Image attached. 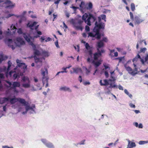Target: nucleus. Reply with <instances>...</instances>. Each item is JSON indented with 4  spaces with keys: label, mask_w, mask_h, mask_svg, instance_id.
<instances>
[{
    "label": "nucleus",
    "mask_w": 148,
    "mask_h": 148,
    "mask_svg": "<svg viewBox=\"0 0 148 148\" xmlns=\"http://www.w3.org/2000/svg\"><path fill=\"white\" fill-rule=\"evenodd\" d=\"M147 50L146 47L141 48L140 51L138 52V54H139L141 53H145Z\"/></svg>",
    "instance_id": "nucleus-28"
},
{
    "label": "nucleus",
    "mask_w": 148,
    "mask_h": 148,
    "mask_svg": "<svg viewBox=\"0 0 148 148\" xmlns=\"http://www.w3.org/2000/svg\"><path fill=\"white\" fill-rule=\"evenodd\" d=\"M130 19L131 20H133L134 19V16H133V13L132 12H130Z\"/></svg>",
    "instance_id": "nucleus-38"
},
{
    "label": "nucleus",
    "mask_w": 148,
    "mask_h": 148,
    "mask_svg": "<svg viewBox=\"0 0 148 148\" xmlns=\"http://www.w3.org/2000/svg\"><path fill=\"white\" fill-rule=\"evenodd\" d=\"M104 74L106 78H108L109 77V74L107 71H105V72Z\"/></svg>",
    "instance_id": "nucleus-44"
},
{
    "label": "nucleus",
    "mask_w": 148,
    "mask_h": 148,
    "mask_svg": "<svg viewBox=\"0 0 148 148\" xmlns=\"http://www.w3.org/2000/svg\"><path fill=\"white\" fill-rule=\"evenodd\" d=\"M40 40H41V42H42L45 40V38L44 36H41Z\"/></svg>",
    "instance_id": "nucleus-52"
},
{
    "label": "nucleus",
    "mask_w": 148,
    "mask_h": 148,
    "mask_svg": "<svg viewBox=\"0 0 148 148\" xmlns=\"http://www.w3.org/2000/svg\"><path fill=\"white\" fill-rule=\"evenodd\" d=\"M78 79L79 80L80 82H82V77L81 76L79 75L78 77Z\"/></svg>",
    "instance_id": "nucleus-55"
},
{
    "label": "nucleus",
    "mask_w": 148,
    "mask_h": 148,
    "mask_svg": "<svg viewBox=\"0 0 148 148\" xmlns=\"http://www.w3.org/2000/svg\"><path fill=\"white\" fill-rule=\"evenodd\" d=\"M126 70L127 71L129 72H131L132 71V69L129 66L127 67L126 68Z\"/></svg>",
    "instance_id": "nucleus-43"
},
{
    "label": "nucleus",
    "mask_w": 148,
    "mask_h": 148,
    "mask_svg": "<svg viewBox=\"0 0 148 148\" xmlns=\"http://www.w3.org/2000/svg\"><path fill=\"white\" fill-rule=\"evenodd\" d=\"M4 2V3L7 5V6L5 7V8H14L15 5V3H12L10 0H0V3Z\"/></svg>",
    "instance_id": "nucleus-5"
},
{
    "label": "nucleus",
    "mask_w": 148,
    "mask_h": 148,
    "mask_svg": "<svg viewBox=\"0 0 148 148\" xmlns=\"http://www.w3.org/2000/svg\"><path fill=\"white\" fill-rule=\"evenodd\" d=\"M3 60V56L2 55H0V63H1Z\"/></svg>",
    "instance_id": "nucleus-42"
},
{
    "label": "nucleus",
    "mask_w": 148,
    "mask_h": 148,
    "mask_svg": "<svg viewBox=\"0 0 148 148\" xmlns=\"http://www.w3.org/2000/svg\"><path fill=\"white\" fill-rule=\"evenodd\" d=\"M51 40V38L49 37L47 38V40H45V42H47V41H50Z\"/></svg>",
    "instance_id": "nucleus-62"
},
{
    "label": "nucleus",
    "mask_w": 148,
    "mask_h": 148,
    "mask_svg": "<svg viewBox=\"0 0 148 148\" xmlns=\"http://www.w3.org/2000/svg\"><path fill=\"white\" fill-rule=\"evenodd\" d=\"M90 84V82H84V84L85 85H89Z\"/></svg>",
    "instance_id": "nucleus-57"
},
{
    "label": "nucleus",
    "mask_w": 148,
    "mask_h": 148,
    "mask_svg": "<svg viewBox=\"0 0 148 148\" xmlns=\"http://www.w3.org/2000/svg\"><path fill=\"white\" fill-rule=\"evenodd\" d=\"M19 61L18 60H16V62L19 67H21L23 65H25V64L24 63H21L19 62Z\"/></svg>",
    "instance_id": "nucleus-31"
},
{
    "label": "nucleus",
    "mask_w": 148,
    "mask_h": 148,
    "mask_svg": "<svg viewBox=\"0 0 148 148\" xmlns=\"http://www.w3.org/2000/svg\"><path fill=\"white\" fill-rule=\"evenodd\" d=\"M85 140H82L81 141V142L80 143H79V145H84V142L85 141Z\"/></svg>",
    "instance_id": "nucleus-59"
},
{
    "label": "nucleus",
    "mask_w": 148,
    "mask_h": 148,
    "mask_svg": "<svg viewBox=\"0 0 148 148\" xmlns=\"http://www.w3.org/2000/svg\"><path fill=\"white\" fill-rule=\"evenodd\" d=\"M18 101L26 106L25 109L26 112L29 110H31L32 111H34L33 108H34L35 107V105H34V106H33V107H31L29 105H27L28 104V102H26L24 99L18 98Z\"/></svg>",
    "instance_id": "nucleus-4"
},
{
    "label": "nucleus",
    "mask_w": 148,
    "mask_h": 148,
    "mask_svg": "<svg viewBox=\"0 0 148 148\" xmlns=\"http://www.w3.org/2000/svg\"><path fill=\"white\" fill-rule=\"evenodd\" d=\"M71 8H73V10L75 12H76V10L79 8L78 7H75V6H72L70 7Z\"/></svg>",
    "instance_id": "nucleus-40"
},
{
    "label": "nucleus",
    "mask_w": 148,
    "mask_h": 148,
    "mask_svg": "<svg viewBox=\"0 0 148 148\" xmlns=\"http://www.w3.org/2000/svg\"><path fill=\"white\" fill-rule=\"evenodd\" d=\"M148 60V53H146L144 58V60L141 58V62L143 64H144Z\"/></svg>",
    "instance_id": "nucleus-20"
},
{
    "label": "nucleus",
    "mask_w": 148,
    "mask_h": 148,
    "mask_svg": "<svg viewBox=\"0 0 148 148\" xmlns=\"http://www.w3.org/2000/svg\"><path fill=\"white\" fill-rule=\"evenodd\" d=\"M118 88L120 90H123V87L121 85L119 86Z\"/></svg>",
    "instance_id": "nucleus-60"
},
{
    "label": "nucleus",
    "mask_w": 148,
    "mask_h": 148,
    "mask_svg": "<svg viewBox=\"0 0 148 148\" xmlns=\"http://www.w3.org/2000/svg\"><path fill=\"white\" fill-rule=\"evenodd\" d=\"M85 30L87 32L89 31H90L89 27L87 25L85 27Z\"/></svg>",
    "instance_id": "nucleus-46"
},
{
    "label": "nucleus",
    "mask_w": 148,
    "mask_h": 148,
    "mask_svg": "<svg viewBox=\"0 0 148 148\" xmlns=\"http://www.w3.org/2000/svg\"><path fill=\"white\" fill-rule=\"evenodd\" d=\"M13 87H12V89H15L16 87H19L20 86V84L19 82H15L13 83Z\"/></svg>",
    "instance_id": "nucleus-21"
},
{
    "label": "nucleus",
    "mask_w": 148,
    "mask_h": 148,
    "mask_svg": "<svg viewBox=\"0 0 148 148\" xmlns=\"http://www.w3.org/2000/svg\"><path fill=\"white\" fill-rule=\"evenodd\" d=\"M88 5V6L86 7V8L88 10H90L92 8L93 5L92 3L90 2L88 3L87 4Z\"/></svg>",
    "instance_id": "nucleus-27"
},
{
    "label": "nucleus",
    "mask_w": 148,
    "mask_h": 148,
    "mask_svg": "<svg viewBox=\"0 0 148 148\" xmlns=\"http://www.w3.org/2000/svg\"><path fill=\"white\" fill-rule=\"evenodd\" d=\"M15 15L14 14H8L7 16L6 17L7 18H8L12 16H14Z\"/></svg>",
    "instance_id": "nucleus-49"
},
{
    "label": "nucleus",
    "mask_w": 148,
    "mask_h": 148,
    "mask_svg": "<svg viewBox=\"0 0 148 148\" xmlns=\"http://www.w3.org/2000/svg\"><path fill=\"white\" fill-rule=\"evenodd\" d=\"M134 23L135 24L139 25L140 23L143 22L144 19L140 18L138 16H136L134 18Z\"/></svg>",
    "instance_id": "nucleus-10"
},
{
    "label": "nucleus",
    "mask_w": 148,
    "mask_h": 148,
    "mask_svg": "<svg viewBox=\"0 0 148 148\" xmlns=\"http://www.w3.org/2000/svg\"><path fill=\"white\" fill-rule=\"evenodd\" d=\"M128 144L127 148H132L136 146V145L135 143L131 142V141L129 140H128Z\"/></svg>",
    "instance_id": "nucleus-16"
},
{
    "label": "nucleus",
    "mask_w": 148,
    "mask_h": 148,
    "mask_svg": "<svg viewBox=\"0 0 148 148\" xmlns=\"http://www.w3.org/2000/svg\"><path fill=\"white\" fill-rule=\"evenodd\" d=\"M102 80H100L99 82L101 86H106L109 84L108 81L106 79L103 80L104 83H103L102 82Z\"/></svg>",
    "instance_id": "nucleus-23"
},
{
    "label": "nucleus",
    "mask_w": 148,
    "mask_h": 148,
    "mask_svg": "<svg viewBox=\"0 0 148 148\" xmlns=\"http://www.w3.org/2000/svg\"><path fill=\"white\" fill-rule=\"evenodd\" d=\"M55 44L56 47L58 48H59V46L58 45V41H56L55 42Z\"/></svg>",
    "instance_id": "nucleus-54"
},
{
    "label": "nucleus",
    "mask_w": 148,
    "mask_h": 148,
    "mask_svg": "<svg viewBox=\"0 0 148 148\" xmlns=\"http://www.w3.org/2000/svg\"><path fill=\"white\" fill-rule=\"evenodd\" d=\"M5 77L4 76V74L3 73H0V79H4Z\"/></svg>",
    "instance_id": "nucleus-45"
},
{
    "label": "nucleus",
    "mask_w": 148,
    "mask_h": 148,
    "mask_svg": "<svg viewBox=\"0 0 148 148\" xmlns=\"http://www.w3.org/2000/svg\"><path fill=\"white\" fill-rule=\"evenodd\" d=\"M9 98L7 97H3L1 98L0 99V103L3 104L5 102L8 101L9 100Z\"/></svg>",
    "instance_id": "nucleus-18"
},
{
    "label": "nucleus",
    "mask_w": 148,
    "mask_h": 148,
    "mask_svg": "<svg viewBox=\"0 0 148 148\" xmlns=\"http://www.w3.org/2000/svg\"><path fill=\"white\" fill-rule=\"evenodd\" d=\"M18 98H16L15 97L11 98L10 100V103L12 104H13L18 101Z\"/></svg>",
    "instance_id": "nucleus-24"
},
{
    "label": "nucleus",
    "mask_w": 148,
    "mask_h": 148,
    "mask_svg": "<svg viewBox=\"0 0 148 148\" xmlns=\"http://www.w3.org/2000/svg\"><path fill=\"white\" fill-rule=\"evenodd\" d=\"M141 58L140 57V56L138 54L136 56V57L134 58L132 60V61L133 62H134L135 61H137L138 60V59H140V60H141Z\"/></svg>",
    "instance_id": "nucleus-26"
},
{
    "label": "nucleus",
    "mask_w": 148,
    "mask_h": 148,
    "mask_svg": "<svg viewBox=\"0 0 148 148\" xmlns=\"http://www.w3.org/2000/svg\"><path fill=\"white\" fill-rule=\"evenodd\" d=\"M130 106L131 108H135V105L132 103H130Z\"/></svg>",
    "instance_id": "nucleus-47"
},
{
    "label": "nucleus",
    "mask_w": 148,
    "mask_h": 148,
    "mask_svg": "<svg viewBox=\"0 0 148 148\" xmlns=\"http://www.w3.org/2000/svg\"><path fill=\"white\" fill-rule=\"evenodd\" d=\"M46 146L49 148H54L52 144L51 143H48L45 144Z\"/></svg>",
    "instance_id": "nucleus-29"
},
{
    "label": "nucleus",
    "mask_w": 148,
    "mask_h": 148,
    "mask_svg": "<svg viewBox=\"0 0 148 148\" xmlns=\"http://www.w3.org/2000/svg\"><path fill=\"white\" fill-rule=\"evenodd\" d=\"M131 8L132 11H134L135 10V5L134 3H132L131 4Z\"/></svg>",
    "instance_id": "nucleus-34"
},
{
    "label": "nucleus",
    "mask_w": 148,
    "mask_h": 148,
    "mask_svg": "<svg viewBox=\"0 0 148 148\" xmlns=\"http://www.w3.org/2000/svg\"><path fill=\"white\" fill-rule=\"evenodd\" d=\"M23 36L25 40L29 43V44L31 45L34 51V56H39L40 55L41 53L40 51L36 49V45L32 42L31 41L30 39L31 38V37H30L29 35L25 33L23 34Z\"/></svg>",
    "instance_id": "nucleus-2"
},
{
    "label": "nucleus",
    "mask_w": 148,
    "mask_h": 148,
    "mask_svg": "<svg viewBox=\"0 0 148 148\" xmlns=\"http://www.w3.org/2000/svg\"><path fill=\"white\" fill-rule=\"evenodd\" d=\"M98 21H96L95 23V26L93 29V32H97L96 34L98 35L97 37L98 38H101V34L100 33V29H103L105 27V23L101 21V18L99 16L98 18Z\"/></svg>",
    "instance_id": "nucleus-1"
},
{
    "label": "nucleus",
    "mask_w": 148,
    "mask_h": 148,
    "mask_svg": "<svg viewBox=\"0 0 148 148\" xmlns=\"http://www.w3.org/2000/svg\"><path fill=\"white\" fill-rule=\"evenodd\" d=\"M45 71H43L42 70V69H41V71L42 72V82L44 84V81L45 79V80L47 82V80H48V78L46 76H45V74H47V69L45 68Z\"/></svg>",
    "instance_id": "nucleus-12"
},
{
    "label": "nucleus",
    "mask_w": 148,
    "mask_h": 148,
    "mask_svg": "<svg viewBox=\"0 0 148 148\" xmlns=\"http://www.w3.org/2000/svg\"><path fill=\"white\" fill-rule=\"evenodd\" d=\"M4 42L8 46L12 48V50L15 49L14 47L12 45V40L10 39H6L4 40Z\"/></svg>",
    "instance_id": "nucleus-9"
},
{
    "label": "nucleus",
    "mask_w": 148,
    "mask_h": 148,
    "mask_svg": "<svg viewBox=\"0 0 148 148\" xmlns=\"http://www.w3.org/2000/svg\"><path fill=\"white\" fill-rule=\"evenodd\" d=\"M123 58V57H118V58H117L116 59H117L119 60V62H121L122 61Z\"/></svg>",
    "instance_id": "nucleus-58"
},
{
    "label": "nucleus",
    "mask_w": 148,
    "mask_h": 148,
    "mask_svg": "<svg viewBox=\"0 0 148 148\" xmlns=\"http://www.w3.org/2000/svg\"><path fill=\"white\" fill-rule=\"evenodd\" d=\"M96 60H93L92 62V63L94 65L95 68H97L101 64V61L99 60L98 61L96 62Z\"/></svg>",
    "instance_id": "nucleus-15"
},
{
    "label": "nucleus",
    "mask_w": 148,
    "mask_h": 148,
    "mask_svg": "<svg viewBox=\"0 0 148 148\" xmlns=\"http://www.w3.org/2000/svg\"><path fill=\"white\" fill-rule=\"evenodd\" d=\"M147 143V141L140 140L139 142L140 145H143Z\"/></svg>",
    "instance_id": "nucleus-36"
},
{
    "label": "nucleus",
    "mask_w": 148,
    "mask_h": 148,
    "mask_svg": "<svg viewBox=\"0 0 148 148\" xmlns=\"http://www.w3.org/2000/svg\"><path fill=\"white\" fill-rule=\"evenodd\" d=\"M104 46V43L102 41L100 40L97 43V51H100L99 49L103 47Z\"/></svg>",
    "instance_id": "nucleus-14"
},
{
    "label": "nucleus",
    "mask_w": 148,
    "mask_h": 148,
    "mask_svg": "<svg viewBox=\"0 0 148 148\" xmlns=\"http://www.w3.org/2000/svg\"><path fill=\"white\" fill-rule=\"evenodd\" d=\"M88 16L89 15H88L86 13H85L82 16V20H84L85 22L87 23L88 22L87 18H88Z\"/></svg>",
    "instance_id": "nucleus-19"
},
{
    "label": "nucleus",
    "mask_w": 148,
    "mask_h": 148,
    "mask_svg": "<svg viewBox=\"0 0 148 148\" xmlns=\"http://www.w3.org/2000/svg\"><path fill=\"white\" fill-rule=\"evenodd\" d=\"M72 69L74 71V73L76 74L78 73L79 72H82L81 68L79 67L73 68Z\"/></svg>",
    "instance_id": "nucleus-17"
},
{
    "label": "nucleus",
    "mask_w": 148,
    "mask_h": 148,
    "mask_svg": "<svg viewBox=\"0 0 148 148\" xmlns=\"http://www.w3.org/2000/svg\"><path fill=\"white\" fill-rule=\"evenodd\" d=\"M6 83L7 84H8L10 86L12 85V83L10 82L9 81H6Z\"/></svg>",
    "instance_id": "nucleus-64"
},
{
    "label": "nucleus",
    "mask_w": 148,
    "mask_h": 148,
    "mask_svg": "<svg viewBox=\"0 0 148 148\" xmlns=\"http://www.w3.org/2000/svg\"><path fill=\"white\" fill-rule=\"evenodd\" d=\"M70 23L72 25L73 27L76 30L82 31L83 29L82 24L83 21L78 19H71L70 21Z\"/></svg>",
    "instance_id": "nucleus-3"
},
{
    "label": "nucleus",
    "mask_w": 148,
    "mask_h": 148,
    "mask_svg": "<svg viewBox=\"0 0 148 148\" xmlns=\"http://www.w3.org/2000/svg\"><path fill=\"white\" fill-rule=\"evenodd\" d=\"M94 32L95 33V34H93L92 32H89L88 33V37L89 36H90V37H95L98 40H99V39H100L101 38H97V37L98 35V34H96L97 32Z\"/></svg>",
    "instance_id": "nucleus-22"
},
{
    "label": "nucleus",
    "mask_w": 148,
    "mask_h": 148,
    "mask_svg": "<svg viewBox=\"0 0 148 148\" xmlns=\"http://www.w3.org/2000/svg\"><path fill=\"white\" fill-rule=\"evenodd\" d=\"M85 46L86 49L87 50H88V52L89 55L92 58V51L91 49L92 48V47H91L88 43H86Z\"/></svg>",
    "instance_id": "nucleus-13"
},
{
    "label": "nucleus",
    "mask_w": 148,
    "mask_h": 148,
    "mask_svg": "<svg viewBox=\"0 0 148 148\" xmlns=\"http://www.w3.org/2000/svg\"><path fill=\"white\" fill-rule=\"evenodd\" d=\"M108 64L106 65V64H103V66L105 67V69H110V67H109L108 66Z\"/></svg>",
    "instance_id": "nucleus-41"
},
{
    "label": "nucleus",
    "mask_w": 148,
    "mask_h": 148,
    "mask_svg": "<svg viewBox=\"0 0 148 148\" xmlns=\"http://www.w3.org/2000/svg\"><path fill=\"white\" fill-rule=\"evenodd\" d=\"M11 29H16V28L14 26V25H12L11 26Z\"/></svg>",
    "instance_id": "nucleus-51"
},
{
    "label": "nucleus",
    "mask_w": 148,
    "mask_h": 148,
    "mask_svg": "<svg viewBox=\"0 0 148 148\" xmlns=\"http://www.w3.org/2000/svg\"><path fill=\"white\" fill-rule=\"evenodd\" d=\"M101 18L102 19L104 20L105 22L106 21V15L105 14H102L101 15Z\"/></svg>",
    "instance_id": "nucleus-37"
},
{
    "label": "nucleus",
    "mask_w": 148,
    "mask_h": 148,
    "mask_svg": "<svg viewBox=\"0 0 148 148\" xmlns=\"http://www.w3.org/2000/svg\"><path fill=\"white\" fill-rule=\"evenodd\" d=\"M96 19V18L94 17L92 14H89V16L87 18L88 22L87 24L90 26L91 25V22H94Z\"/></svg>",
    "instance_id": "nucleus-8"
},
{
    "label": "nucleus",
    "mask_w": 148,
    "mask_h": 148,
    "mask_svg": "<svg viewBox=\"0 0 148 148\" xmlns=\"http://www.w3.org/2000/svg\"><path fill=\"white\" fill-rule=\"evenodd\" d=\"M105 50L103 49H101V51H97V52L95 53L93 55V60H97L98 58L102 55V53H104Z\"/></svg>",
    "instance_id": "nucleus-7"
},
{
    "label": "nucleus",
    "mask_w": 148,
    "mask_h": 148,
    "mask_svg": "<svg viewBox=\"0 0 148 148\" xmlns=\"http://www.w3.org/2000/svg\"><path fill=\"white\" fill-rule=\"evenodd\" d=\"M18 33L19 34H21L22 33V32L21 30V29H19L18 30Z\"/></svg>",
    "instance_id": "nucleus-63"
},
{
    "label": "nucleus",
    "mask_w": 148,
    "mask_h": 148,
    "mask_svg": "<svg viewBox=\"0 0 148 148\" xmlns=\"http://www.w3.org/2000/svg\"><path fill=\"white\" fill-rule=\"evenodd\" d=\"M42 55L45 57H48L49 56L48 52L45 51H42Z\"/></svg>",
    "instance_id": "nucleus-32"
},
{
    "label": "nucleus",
    "mask_w": 148,
    "mask_h": 148,
    "mask_svg": "<svg viewBox=\"0 0 148 148\" xmlns=\"http://www.w3.org/2000/svg\"><path fill=\"white\" fill-rule=\"evenodd\" d=\"M86 73L87 75H88L90 73V71L88 69H87L86 68Z\"/></svg>",
    "instance_id": "nucleus-50"
},
{
    "label": "nucleus",
    "mask_w": 148,
    "mask_h": 148,
    "mask_svg": "<svg viewBox=\"0 0 148 148\" xmlns=\"http://www.w3.org/2000/svg\"><path fill=\"white\" fill-rule=\"evenodd\" d=\"M22 80L23 82L27 83L22 84V86L23 87L26 88L30 87V82L28 77L25 76L23 77L22 78Z\"/></svg>",
    "instance_id": "nucleus-6"
},
{
    "label": "nucleus",
    "mask_w": 148,
    "mask_h": 148,
    "mask_svg": "<svg viewBox=\"0 0 148 148\" xmlns=\"http://www.w3.org/2000/svg\"><path fill=\"white\" fill-rule=\"evenodd\" d=\"M6 68L5 67H4V69H2L0 67V73L4 71H5L6 70Z\"/></svg>",
    "instance_id": "nucleus-48"
},
{
    "label": "nucleus",
    "mask_w": 148,
    "mask_h": 148,
    "mask_svg": "<svg viewBox=\"0 0 148 148\" xmlns=\"http://www.w3.org/2000/svg\"><path fill=\"white\" fill-rule=\"evenodd\" d=\"M2 32L1 30H0V39H1L2 38Z\"/></svg>",
    "instance_id": "nucleus-56"
},
{
    "label": "nucleus",
    "mask_w": 148,
    "mask_h": 148,
    "mask_svg": "<svg viewBox=\"0 0 148 148\" xmlns=\"http://www.w3.org/2000/svg\"><path fill=\"white\" fill-rule=\"evenodd\" d=\"M60 0H57L54 3L56 4H58L60 2Z\"/></svg>",
    "instance_id": "nucleus-61"
},
{
    "label": "nucleus",
    "mask_w": 148,
    "mask_h": 148,
    "mask_svg": "<svg viewBox=\"0 0 148 148\" xmlns=\"http://www.w3.org/2000/svg\"><path fill=\"white\" fill-rule=\"evenodd\" d=\"M102 41V42H107L108 41V40L106 37H104L102 38V40H101Z\"/></svg>",
    "instance_id": "nucleus-35"
},
{
    "label": "nucleus",
    "mask_w": 148,
    "mask_h": 148,
    "mask_svg": "<svg viewBox=\"0 0 148 148\" xmlns=\"http://www.w3.org/2000/svg\"><path fill=\"white\" fill-rule=\"evenodd\" d=\"M41 141H42L44 144L45 145V144L46 143H46L47 142V141L46 140V139H42L41 140Z\"/></svg>",
    "instance_id": "nucleus-53"
},
{
    "label": "nucleus",
    "mask_w": 148,
    "mask_h": 148,
    "mask_svg": "<svg viewBox=\"0 0 148 148\" xmlns=\"http://www.w3.org/2000/svg\"><path fill=\"white\" fill-rule=\"evenodd\" d=\"M18 76V74H17L16 73H14L13 74V77L14 79V80L15 79H16L17 78V77Z\"/></svg>",
    "instance_id": "nucleus-39"
},
{
    "label": "nucleus",
    "mask_w": 148,
    "mask_h": 148,
    "mask_svg": "<svg viewBox=\"0 0 148 148\" xmlns=\"http://www.w3.org/2000/svg\"><path fill=\"white\" fill-rule=\"evenodd\" d=\"M60 90H63L65 91H68L70 92H71V90L69 88L67 87L66 86L61 87L60 88Z\"/></svg>",
    "instance_id": "nucleus-25"
},
{
    "label": "nucleus",
    "mask_w": 148,
    "mask_h": 148,
    "mask_svg": "<svg viewBox=\"0 0 148 148\" xmlns=\"http://www.w3.org/2000/svg\"><path fill=\"white\" fill-rule=\"evenodd\" d=\"M15 43L16 45L19 47H20L21 45L25 44L24 41L20 37H18L16 38Z\"/></svg>",
    "instance_id": "nucleus-11"
},
{
    "label": "nucleus",
    "mask_w": 148,
    "mask_h": 148,
    "mask_svg": "<svg viewBox=\"0 0 148 148\" xmlns=\"http://www.w3.org/2000/svg\"><path fill=\"white\" fill-rule=\"evenodd\" d=\"M34 58L35 60V62L36 63H37L38 62H40L41 63L42 62V61L41 59L38 58L37 56H34Z\"/></svg>",
    "instance_id": "nucleus-30"
},
{
    "label": "nucleus",
    "mask_w": 148,
    "mask_h": 148,
    "mask_svg": "<svg viewBox=\"0 0 148 148\" xmlns=\"http://www.w3.org/2000/svg\"><path fill=\"white\" fill-rule=\"evenodd\" d=\"M8 66L7 69V71H8L10 69V67L11 66L12 63L10 61H8Z\"/></svg>",
    "instance_id": "nucleus-33"
}]
</instances>
